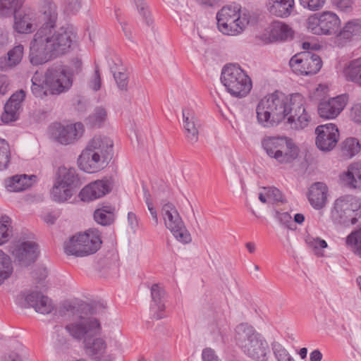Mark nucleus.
<instances>
[{"label": "nucleus", "mask_w": 361, "mask_h": 361, "mask_svg": "<svg viewBox=\"0 0 361 361\" xmlns=\"http://www.w3.org/2000/svg\"><path fill=\"white\" fill-rule=\"evenodd\" d=\"M37 10L42 25L30 43V61L32 65H42L66 54L75 38L71 28H57L58 8L53 0H38Z\"/></svg>", "instance_id": "obj_1"}, {"label": "nucleus", "mask_w": 361, "mask_h": 361, "mask_svg": "<svg viewBox=\"0 0 361 361\" xmlns=\"http://www.w3.org/2000/svg\"><path fill=\"white\" fill-rule=\"evenodd\" d=\"M31 81L32 93L41 99L66 92L73 85L71 73L62 66H51L44 75L36 71Z\"/></svg>", "instance_id": "obj_2"}, {"label": "nucleus", "mask_w": 361, "mask_h": 361, "mask_svg": "<svg viewBox=\"0 0 361 361\" xmlns=\"http://www.w3.org/2000/svg\"><path fill=\"white\" fill-rule=\"evenodd\" d=\"M113 140L106 136L97 135L91 139L78 157L79 167L87 173L104 169L114 154Z\"/></svg>", "instance_id": "obj_3"}, {"label": "nucleus", "mask_w": 361, "mask_h": 361, "mask_svg": "<svg viewBox=\"0 0 361 361\" xmlns=\"http://www.w3.org/2000/svg\"><path fill=\"white\" fill-rule=\"evenodd\" d=\"M235 340L243 353L252 361H267L269 346L266 339L252 326L239 324L235 329Z\"/></svg>", "instance_id": "obj_4"}, {"label": "nucleus", "mask_w": 361, "mask_h": 361, "mask_svg": "<svg viewBox=\"0 0 361 361\" xmlns=\"http://www.w3.org/2000/svg\"><path fill=\"white\" fill-rule=\"evenodd\" d=\"M25 1L26 0H0V17L13 16V29L21 34L32 32L39 23L37 13L31 8L21 11Z\"/></svg>", "instance_id": "obj_5"}, {"label": "nucleus", "mask_w": 361, "mask_h": 361, "mask_svg": "<svg viewBox=\"0 0 361 361\" xmlns=\"http://www.w3.org/2000/svg\"><path fill=\"white\" fill-rule=\"evenodd\" d=\"M288 96L276 91L262 98L256 111L258 121L265 127L274 126L286 118Z\"/></svg>", "instance_id": "obj_6"}, {"label": "nucleus", "mask_w": 361, "mask_h": 361, "mask_svg": "<svg viewBox=\"0 0 361 361\" xmlns=\"http://www.w3.org/2000/svg\"><path fill=\"white\" fill-rule=\"evenodd\" d=\"M221 82L232 97L243 98L251 91L252 82L247 73L237 64H227L221 73Z\"/></svg>", "instance_id": "obj_7"}, {"label": "nucleus", "mask_w": 361, "mask_h": 361, "mask_svg": "<svg viewBox=\"0 0 361 361\" xmlns=\"http://www.w3.org/2000/svg\"><path fill=\"white\" fill-rule=\"evenodd\" d=\"M216 20L221 32L235 36L245 29L250 22V16L247 12H242L238 5H229L217 13Z\"/></svg>", "instance_id": "obj_8"}, {"label": "nucleus", "mask_w": 361, "mask_h": 361, "mask_svg": "<svg viewBox=\"0 0 361 361\" xmlns=\"http://www.w3.org/2000/svg\"><path fill=\"white\" fill-rule=\"evenodd\" d=\"M102 244L99 231L90 228L82 233L73 235L65 245V252L68 255L85 257L95 253Z\"/></svg>", "instance_id": "obj_9"}, {"label": "nucleus", "mask_w": 361, "mask_h": 361, "mask_svg": "<svg viewBox=\"0 0 361 361\" xmlns=\"http://www.w3.org/2000/svg\"><path fill=\"white\" fill-rule=\"evenodd\" d=\"M331 214L340 224L354 225L361 218V200L353 195L341 197L335 201Z\"/></svg>", "instance_id": "obj_10"}, {"label": "nucleus", "mask_w": 361, "mask_h": 361, "mask_svg": "<svg viewBox=\"0 0 361 361\" xmlns=\"http://www.w3.org/2000/svg\"><path fill=\"white\" fill-rule=\"evenodd\" d=\"M161 214L166 228L171 232L178 241L183 244L191 242V235L177 209L172 203L167 202L163 204Z\"/></svg>", "instance_id": "obj_11"}, {"label": "nucleus", "mask_w": 361, "mask_h": 361, "mask_svg": "<svg viewBox=\"0 0 361 361\" xmlns=\"http://www.w3.org/2000/svg\"><path fill=\"white\" fill-rule=\"evenodd\" d=\"M65 329L73 339L82 343L90 336H100L102 331L98 319L82 315L66 324Z\"/></svg>", "instance_id": "obj_12"}, {"label": "nucleus", "mask_w": 361, "mask_h": 361, "mask_svg": "<svg viewBox=\"0 0 361 361\" xmlns=\"http://www.w3.org/2000/svg\"><path fill=\"white\" fill-rule=\"evenodd\" d=\"M289 65L295 73L308 75L316 74L321 69L322 61L317 54L303 51L294 55Z\"/></svg>", "instance_id": "obj_13"}, {"label": "nucleus", "mask_w": 361, "mask_h": 361, "mask_svg": "<svg viewBox=\"0 0 361 361\" xmlns=\"http://www.w3.org/2000/svg\"><path fill=\"white\" fill-rule=\"evenodd\" d=\"M51 136L63 145H68L80 138L84 133V127L81 123L63 126L55 123L49 127Z\"/></svg>", "instance_id": "obj_14"}, {"label": "nucleus", "mask_w": 361, "mask_h": 361, "mask_svg": "<svg viewBox=\"0 0 361 361\" xmlns=\"http://www.w3.org/2000/svg\"><path fill=\"white\" fill-rule=\"evenodd\" d=\"M317 135L315 143L318 149L324 152L332 150L339 138V132L337 126L333 123L320 125L315 129Z\"/></svg>", "instance_id": "obj_15"}, {"label": "nucleus", "mask_w": 361, "mask_h": 361, "mask_svg": "<svg viewBox=\"0 0 361 361\" xmlns=\"http://www.w3.org/2000/svg\"><path fill=\"white\" fill-rule=\"evenodd\" d=\"M348 100L347 94H340L321 101L317 106L319 116L324 119L336 118L344 109Z\"/></svg>", "instance_id": "obj_16"}, {"label": "nucleus", "mask_w": 361, "mask_h": 361, "mask_svg": "<svg viewBox=\"0 0 361 361\" xmlns=\"http://www.w3.org/2000/svg\"><path fill=\"white\" fill-rule=\"evenodd\" d=\"M12 254L21 266H28L35 262L38 254V246L32 241H24L17 245Z\"/></svg>", "instance_id": "obj_17"}, {"label": "nucleus", "mask_w": 361, "mask_h": 361, "mask_svg": "<svg viewBox=\"0 0 361 361\" xmlns=\"http://www.w3.org/2000/svg\"><path fill=\"white\" fill-rule=\"evenodd\" d=\"M25 93L20 90L13 94L4 106L1 120L5 123L16 121L18 118L21 104L25 99Z\"/></svg>", "instance_id": "obj_18"}, {"label": "nucleus", "mask_w": 361, "mask_h": 361, "mask_svg": "<svg viewBox=\"0 0 361 361\" xmlns=\"http://www.w3.org/2000/svg\"><path fill=\"white\" fill-rule=\"evenodd\" d=\"M110 191L111 185L108 180H98L83 188L80 192V197L81 200L89 202L99 198Z\"/></svg>", "instance_id": "obj_19"}, {"label": "nucleus", "mask_w": 361, "mask_h": 361, "mask_svg": "<svg viewBox=\"0 0 361 361\" xmlns=\"http://www.w3.org/2000/svg\"><path fill=\"white\" fill-rule=\"evenodd\" d=\"M183 122L186 139L191 144L196 143L199 138L200 123L192 109H183Z\"/></svg>", "instance_id": "obj_20"}, {"label": "nucleus", "mask_w": 361, "mask_h": 361, "mask_svg": "<svg viewBox=\"0 0 361 361\" xmlns=\"http://www.w3.org/2000/svg\"><path fill=\"white\" fill-rule=\"evenodd\" d=\"M327 186L321 182L312 184L308 192V200L311 206L315 209H321L327 202Z\"/></svg>", "instance_id": "obj_21"}, {"label": "nucleus", "mask_w": 361, "mask_h": 361, "mask_svg": "<svg viewBox=\"0 0 361 361\" xmlns=\"http://www.w3.org/2000/svg\"><path fill=\"white\" fill-rule=\"evenodd\" d=\"M25 300L29 307L40 314H49L54 309L51 300L39 292H32L25 296Z\"/></svg>", "instance_id": "obj_22"}, {"label": "nucleus", "mask_w": 361, "mask_h": 361, "mask_svg": "<svg viewBox=\"0 0 361 361\" xmlns=\"http://www.w3.org/2000/svg\"><path fill=\"white\" fill-rule=\"evenodd\" d=\"M152 302L150 310L153 317L160 319L164 317L165 310V291L159 284H153L151 287Z\"/></svg>", "instance_id": "obj_23"}, {"label": "nucleus", "mask_w": 361, "mask_h": 361, "mask_svg": "<svg viewBox=\"0 0 361 361\" xmlns=\"http://www.w3.org/2000/svg\"><path fill=\"white\" fill-rule=\"evenodd\" d=\"M267 10L271 15L287 18L290 16L295 6L294 0H266Z\"/></svg>", "instance_id": "obj_24"}, {"label": "nucleus", "mask_w": 361, "mask_h": 361, "mask_svg": "<svg viewBox=\"0 0 361 361\" xmlns=\"http://www.w3.org/2000/svg\"><path fill=\"white\" fill-rule=\"evenodd\" d=\"M55 182L73 191L80 185L75 169L73 168H66L65 166L59 168Z\"/></svg>", "instance_id": "obj_25"}, {"label": "nucleus", "mask_w": 361, "mask_h": 361, "mask_svg": "<svg viewBox=\"0 0 361 361\" xmlns=\"http://www.w3.org/2000/svg\"><path fill=\"white\" fill-rule=\"evenodd\" d=\"M322 35H333L337 34L341 26L338 16L331 11H324L320 13Z\"/></svg>", "instance_id": "obj_26"}, {"label": "nucleus", "mask_w": 361, "mask_h": 361, "mask_svg": "<svg viewBox=\"0 0 361 361\" xmlns=\"http://www.w3.org/2000/svg\"><path fill=\"white\" fill-rule=\"evenodd\" d=\"M341 182L351 188L361 185V162L351 164L348 170L340 175Z\"/></svg>", "instance_id": "obj_27"}, {"label": "nucleus", "mask_w": 361, "mask_h": 361, "mask_svg": "<svg viewBox=\"0 0 361 361\" xmlns=\"http://www.w3.org/2000/svg\"><path fill=\"white\" fill-rule=\"evenodd\" d=\"M83 344L87 354L94 359L100 358L107 347L105 340L99 336L88 337Z\"/></svg>", "instance_id": "obj_28"}, {"label": "nucleus", "mask_w": 361, "mask_h": 361, "mask_svg": "<svg viewBox=\"0 0 361 361\" xmlns=\"http://www.w3.org/2000/svg\"><path fill=\"white\" fill-rule=\"evenodd\" d=\"M290 139L285 136H267L262 139V146L267 154L271 158L276 154V151H280L286 146V144Z\"/></svg>", "instance_id": "obj_29"}, {"label": "nucleus", "mask_w": 361, "mask_h": 361, "mask_svg": "<svg viewBox=\"0 0 361 361\" xmlns=\"http://www.w3.org/2000/svg\"><path fill=\"white\" fill-rule=\"evenodd\" d=\"M286 145V146L280 151H276V154L271 157L280 164L291 163L298 156V147L291 138Z\"/></svg>", "instance_id": "obj_30"}, {"label": "nucleus", "mask_w": 361, "mask_h": 361, "mask_svg": "<svg viewBox=\"0 0 361 361\" xmlns=\"http://www.w3.org/2000/svg\"><path fill=\"white\" fill-rule=\"evenodd\" d=\"M23 46L20 44L13 47L8 52L7 56L0 58V68L6 71L18 64L23 58Z\"/></svg>", "instance_id": "obj_31"}, {"label": "nucleus", "mask_w": 361, "mask_h": 361, "mask_svg": "<svg viewBox=\"0 0 361 361\" xmlns=\"http://www.w3.org/2000/svg\"><path fill=\"white\" fill-rule=\"evenodd\" d=\"M286 124L293 130H302L305 129L311 121V116L306 110L300 113L289 114L286 116Z\"/></svg>", "instance_id": "obj_32"}, {"label": "nucleus", "mask_w": 361, "mask_h": 361, "mask_svg": "<svg viewBox=\"0 0 361 361\" xmlns=\"http://www.w3.org/2000/svg\"><path fill=\"white\" fill-rule=\"evenodd\" d=\"M32 185L30 177L27 175H16L5 180V186L10 192H21Z\"/></svg>", "instance_id": "obj_33"}, {"label": "nucleus", "mask_w": 361, "mask_h": 361, "mask_svg": "<svg viewBox=\"0 0 361 361\" xmlns=\"http://www.w3.org/2000/svg\"><path fill=\"white\" fill-rule=\"evenodd\" d=\"M292 29L282 22H274L270 26L269 37L274 41H285L293 37Z\"/></svg>", "instance_id": "obj_34"}, {"label": "nucleus", "mask_w": 361, "mask_h": 361, "mask_svg": "<svg viewBox=\"0 0 361 361\" xmlns=\"http://www.w3.org/2000/svg\"><path fill=\"white\" fill-rule=\"evenodd\" d=\"M305 104V98L300 93H294L288 96L286 117L289 114L300 113L302 110H306Z\"/></svg>", "instance_id": "obj_35"}, {"label": "nucleus", "mask_w": 361, "mask_h": 361, "mask_svg": "<svg viewBox=\"0 0 361 361\" xmlns=\"http://www.w3.org/2000/svg\"><path fill=\"white\" fill-rule=\"evenodd\" d=\"M346 80L361 86V58L351 61L343 71Z\"/></svg>", "instance_id": "obj_36"}, {"label": "nucleus", "mask_w": 361, "mask_h": 361, "mask_svg": "<svg viewBox=\"0 0 361 361\" xmlns=\"http://www.w3.org/2000/svg\"><path fill=\"white\" fill-rule=\"evenodd\" d=\"M360 33L361 24L356 20L349 21L345 25L342 30L337 32L336 38L337 41H347Z\"/></svg>", "instance_id": "obj_37"}, {"label": "nucleus", "mask_w": 361, "mask_h": 361, "mask_svg": "<svg viewBox=\"0 0 361 361\" xmlns=\"http://www.w3.org/2000/svg\"><path fill=\"white\" fill-rule=\"evenodd\" d=\"M114 207L111 206H103L94 212V219L99 224L107 226L114 221Z\"/></svg>", "instance_id": "obj_38"}, {"label": "nucleus", "mask_w": 361, "mask_h": 361, "mask_svg": "<svg viewBox=\"0 0 361 361\" xmlns=\"http://www.w3.org/2000/svg\"><path fill=\"white\" fill-rule=\"evenodd\" d=\"M73 192L71 189L55 182L51 191V196L54 201L63 202L72 197Z\"/></svg>", "instance_id": "obj_39"}, {"label": "nucleus", "mask_w": 361, "mask_h": 361, "mask_svg": "<svg viewBox=\"0 0 361 361\" xmlns=\"http://www.w3.org/2000/svg\"><path fill=\"white\" fill-rule=\"evenodd\" d=\"M361 146L359 141L355 137H348L342 143L341 152L347 158H352L360 151Z\"/></svg>", "instance_id": "obj_40"}, {"label": "nucleus", "mask_w": 361, "mask_h": 361, "mask_svg": "<svg viewBox=\"0 0 361 361\" xmlns=\"http://www.w3.org/2000/svg\"><path fill=\"white\" fill-rule=\"evenodd\" d=\"M345 243L354 254L361 257V228L351 232L347 236Z\"/></svg>", "instance_id": "obj_41"}, {"label": "nucleus", "mask_w": 361, "mask_h": 361, "mask_svg": "<svg viewBox=\"0 0 361 361\" xmlns=\"http://www.w3.org/2000/svg\"><path fill=\"white\" fill-rule=\"evenodd\" d=\"M13 272L10 257L0 250V285L7 279Z\"/></svg>", "instance_id": "obj_42"}, {"label": "nucleus", "mask_w": 361, "mask_h": 361, "mask_svg": "<svg viewBox=\"0 0 361 361\" xmlns=\"http://www.w3.org/2000/svg\"><path fill=\"white\" fill-rule=\"evenodd\" d=\"M305 242L314 253L322 257L324 255L323 250L327 247V243L318 237H313L312 235H307L305 238Z\"/></svg>", "instance_id": "obj_43"}, {"label": "nucleus", "mask_w": 361, "mask_h": 361, "mask_svg": "<svg viewBox=\"0 0 361 361\" xmlns=\"http://www.w3.org/2000/svg\"><path fill=\"white\" fill-rule=\"evenodd\" d=\"M107 118V111L104 107H96L89 116L88 121L94 127H100Z\"/></svg>", "instance_id": "obj_44"}, {"label": "nucleus", "mask_w": 361, "mask_h": 361, "mask_svg": "<svg viewBox=\"0 0 361 361\" xmlns=\"http://www.w3.org/2000/svg\"><path fill=\"white\" fill-rule=\"evenodd\" d=\"M114 80L118 88L121 91H127L128 84V75L124 68H118V71H114L111 68Z\"/></svg>", "instance_id": "obj_45"}, {"label": "nucleus", "mask_w": 361, "mask_h": 361, "mask_svg": "<svg viewBox=\"0 0 361 361\" xmlns=\"http://www.w3.org/2000/svg\"><path fill=\"white\" fill-rule=\"evenodd\" d=\"M11 219L8 216L0 219V245L8 242L11 235Z\"/></svg>", "instance_id": "obj_46"}, {"label": "nucleus", "mask_w": 361, "mask_h": 361, "mask_svg": "<svg viewBox=\"0 0 361 361\" xmlns=\"http://www.w3.org/2000/svg\"><path fill=\"white\" fill-rule=\"evenodd\" d=\"M11 152L8 143L0 138V171L6 169L10 162Z\"/></svg>", "instance_id": "obj_47"}, {"label": "nucleus", "mask_w": 361, "mask_h": 361, "mask_svg": "<svg viewBox=\"0 0 361 361\" xmlns=\"http://www.w3.org/2000/svg\"><path fill=\"white\" fill-rule=\"evenodd\" d=\"M307 29L314 35H322L320 13L310 16L307 20Z\"/></svg>", "instance_id": "obj_48"}, {"label": "nucleus", "mask_w": 361, "mask_h": 361, "mask_svg": "<svg viewBox=\"0 0 361 361\" xmlns=\"http://www.w3.org/2000/svg\"><path fill=\"white\" fill-rule=\"evenodd\" d=\"M271 348L277 361H286L292 357L288 350L278 342L272 343Z\"/></svg>", "instance_id": "obj_49"}, {"label": "nucleus", "mask_w": 361, "mask_h": 361, "mask_svg": "<svg viewBox=\"0 0 361 361\" xmlns=\"http://www.w3.org/2000/svg\"><path fill=\"white\" fill-rule=\"evenodd\" d=\"M135 4L140 14L145 19L146 24L148 25H152L153 20L151 18L150 12L148 10V6L145 0H135Z\"/></svg>", "instance_id": "obj_50"}, {"label": "nucleus", "mask_w": 361, "mask_h": 361, "mask_svg": "<svg viewBox=\"0 0 361 361\" xmlns=\"http://www.w3.org/2000/svg\"><path fill=\"white\" fill-rule=\"evenodd\" d=\"M81 6V0H63L64 12L68 15H75Z\"/></svg>", "instance_id": "obj_51"}, {"label": "nucleus", "mask_w": 361, "mask_h": 361, "mask_svg": "<svg viewBox=\"0 0 361 361\" xmlns=\"http://www.w3.org/2000/svg\"><path fill=\"white\" fill-rule=\"evenodd\" d=\"M299 2L304 8L315 11L324 6L325 0H299Z\"/></svg>", "instance_id": "obj_52"}, {"label": "nucleus", "mask_w": 361, "mask_h": 361, "mask_svg": "<svg viewBox=\"0 0 361 361\" xmlns=\"http://www.w3.org/2000/svg\"><path fill=\"white\" fill-rule=\"evenodd\" d=\"M101 85H102L101 75L99 73V68L97 66H96L95 69H94V73L88 82V86L90 89L97 92L101 88Z\"/></svg>", "instance_id": "obj_53"}, {"label": "nucleus", "mask_w": 361, "mask_h": 361, "mask_svg": "<svg viewBox=\"0 0 361 361\" xmlns=\"http://www.w3.org/2000/svg\"><path fill=\"white\" fill-rule=\"evenodd\" d=\"M275 218H276L281 224L286 226L289 229H293L292 216L288 212H280L279 211H276Z\"/></svg>", "instance_id": "obj_54"}, {"label": "nucleus", "mask_w": 361, "mask_h": 361, "mask_svg": "<svg viewBox=\"0 0 361 361\" xmlns=\"http://www.w3.org/2000/svg\"><path fill=\"white\" fill-rule=\"evenodd\" d=\"M264 190L266 191L269 202H275L283 201V195L281 191L276 188H266Z\"/></svg>", "instance_id": "obj_55"}, {"label": "nucleus", "mask_w": 361, "mask_h": 361, "mask_svg": "<svg viewBox=\"0 0 361 361\" xmlns=\"http://www.w3.org/2000/svg\"><path fill=\"white\" fill-rule=\"evenodd\" d=\"M144 190H145V203L147 206L148 210L149 211L152 217L153 218V219L155 222V225H157L159 223V220H158L157 210L154 208L153 203L151 201L150 195H149V192L147 190H145V188H144Z\"/></svg>", "instance_id": "obj_56"}, {"label": "nucleus", "mask_w": 361, "mask_h": 361, "mask_svg": "<svg viewBox=\"0 0 361 361\" xmlns=\"http://www.w3.org/2000/svg\"><path fill=\"white\" fill-rule=\"evenodd\" d=\"M333 4L342 11H350L353 8V0H332Z\"/></svg>", "instance_id": "obj_57"}, {"label": "nucleus", "mask_w": 361, "mask_h": 361, "mask_svg": "<svg viewBox=\"0 0 361 361\" xmlns=\"http://www.w3.org/2000/svg\"><path fill=\"white\" fill-rule=\"evenodd\" d=\"M350 118L355 123H361V104H356L350 110Z\"/></svg>", "instance_id": "obj_58"}, {"label": "nucleus", "mask_w": 361, "mask_h": 361, "mask_svg": "<svg viewBox=\"0 0 361 361\" xmlns=\"http://www.w3.org/2000/svg\"><path fill=\"white\" fill-rule=\"evenodd\" d=\"M202 357L203 361H221L211 348L204 349L202 351Z\"/></svg>", "instance_id": "obj_59"}, {"label": "nucleus", "mask_w": 361, "mask_h": 361, "mask_svg": "<svg viewBox=\"0 0 361 361\" xmlns=\"http://www.w3.org/2000/svg\"><path fill=\"white\" fill-rule=\"evenodd\" d=\"M10 82L8 77L5 75H0V94H4L8 91Z\"/></svg>", "instance_id": "obj_60"}, {"label": "nucleus", "mask_w": 361, "mask_h": 361, "mask_svg": "<svg viewBox=\"0 0 361 361\" xmlns=\"http://www.w3.org/2000/svg\"><path fill=\"white\" fill-rule=\"evenodd\" d=\"M128 222L132 229H135L138 226L136 215L133 212L128 213Z\"/></svg>", "instance_id": "obj_61"}, {"label": "nucleus", "mask_w": 361, "mask_h": 361, "mask_svg": "<svg viewBox=\"0 0 361 361\" xmlns=\"http://www.w3.org/2000/svg\"><path fill=\"white\" fill-rule=\"evenodd\" d=\"M323 355L319 350H314L310 354V361H321L322 360Z\"/></svg>", "instance_id": "obj_62"}, {"label": "nucleus", "mask_w": 361, "mask_h": 361, "mask_svg": "<svg viewBox=\"0 0 361 361\" xmlns=\"http://www.w3.org/2000/svg\"><path fill=\"white\" fill-rule=\"evenodd\" d=\"M43 219L46 223L53 224L55 222L56 217L52 214L49 213L45 214L43 217Z\"/></svg>", "instance_id": "obj_63"}, {"label": "nucleus", "mask_w": 361, "mask_h": 361, "mask_svg": "<svg viewBox=\"0 0 361 361\" xmlns=\"http://www.w3.org/2000/svg\"><path fill=\"white\" fill-rule=\"evenodd\" d=\"M305 221V216L302 214L298 213L294 216V221L298 224H302Z\"/></svg>", "instance_id": "obj_64"}]
</instances>
